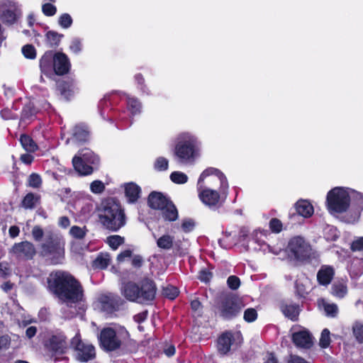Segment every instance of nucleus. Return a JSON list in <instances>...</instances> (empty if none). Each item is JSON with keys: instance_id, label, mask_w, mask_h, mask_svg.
<instances>
[{"instance_id": "f257e3e1", "label": "nucleus", "mask_w": 363, "mask_h": 363, "mask_svg": "<svg viewBox=\"0 0 363 363\" xmlns=\"http://www.w3.org/2000/svg\"><path fill=\"white\" fill-rule=\"evenodd\" d=\"M228 187L227 178L220 169L208 167L198 179L199 198L209 208L216 210L223 206Z\"/></svg>"}, {"instance_id": "f03ea898", "label": "nucleus", "mask_w": 363, "mask_h": 363, "mask_svg": "<svg viewBox=\"0 0 363 363\" xmlns=\"http://www.w3.org/2000/svg\"><path fill=\"white\" fill-rule=\"evenodd\" d=\"M47 284L49 291L65 303L76 304L83 300L84 289L81 282L67 271L51 272Z\"/></svg>"}, {"instance_id": "7ed1b4c3", "label": "nucleus", "mask_w": 363, "mask_h": 363, "mask_svg": "<svg viewBox=\"0 0 363 363\" xmlns=\"http://www.w3.org/2000/svg\"><path fill=\"white\" fill-rule=\"evenodd\" d=\"M99 220L107 230L117 232L126 224L127 217L120 201L113 198L104 199L98 208Z\"/></svg>"}, {"instance_id": "20e7f679", "label": "nucleus", "mask_w": 363, "mask_h": 363, "mask_svg": "<svg viewBox=\"0 0 363 363\" xmlns=\"http://www.w3.org/2000/svg\"><path fill=\"white\" fill-rule=\"evenodd\" d=\"M157 286L153 279L144 277L138 283L127 282L123 287V295L129 301L152 305L155 299Z\"/></svg>"}, {"instance_id": "39448f33", "label": "nucleus", "mask_w": 363, "mask_h": 363, "mask_svg": "<svg viewBox=\"0 0 363 363\" xmlns=\"http://www.w3.org/2000/svg\"><path fill=\"white\" fill-rule=\"evenodd\" d=\"M40 69L46 76L56 74L64 76L71 69V62L68 56L62 52L46 51L40 59Z\"/></svg>"}, {"instance_id": "423d86ee", "label": "nucleus", "mask_w": 363, "mask_h": 363, "mask_svg": "<svg viewBox=\"0 0 363 363\" xmlns=\"http://www.w3.org/2000/svg\"><path fill=\"white\" fill-rule=\"evenodd\" d=\"M65 241L57 234L48 235L40 245V255L50 259L52 264H57L65 257Z\"/></svg>"}, {"instance_id": "0eeeda50", "label": "nucleus", "mask_w": 363, "mask_h": 363, "mask_svg": "<svg viewBox=\"0 0 363 363\" xmlns=\"http://www.w3.org/2000/svg\"><path fill=\"white\" fill-rule=\"evenodd\" d=\"M242 299L233 294L221 296L215 306L216 313L224 320H232L238 318L244 308Z\"/></svg>"}, {"instance_id": "6e6552de", "label": "nucleus", "mask_w": 363, "mask_h": 363, "mask_svg": "<svg viewBox=\"0 0 363 363\" xmlns=\"http://www.w3.org/2000/svg\"><path fill=\"white\" fill-rule=\"evenodd\" d=\"M350 196L343 187H335L327 194L326 206L329 212L342 213L350 207Z\"/></svg>"}, {"instance_id": "1a4fd4ad", "label": "nucleus", "mask_w": 363, "mask_h": 363, "mask_svg": "<svg viewBox=\"0 0 363 363\" xmlns=\"http://www.w3.org/2000/svg\"><path fill=\"white\" fill-rule=\"evenodd\" d=\"M199 152V143L197 139L189 136L179 140L174 149V155L182 163L192 162L197 156Z\"/></svg>"}, {"instance_id": "9d476101", "label": "nucleus", "mask_w": 363, "mask_h": 363, "mask_svg": "<svg viewBox=\"0 0 363 363\" xmlns=\"http://www.w3.org/2000/svg\"><path fill=\"white\" fill-rule=\"evenodd\" d=\"M286 250L289 256L296 262H304L311 259V245L301 236L291 238L288 242Z\"/></svg>"}, {"instance_id": "9b49d317", "label": "nucleus", "mask_w": 363, "mask_h": 363, "mask_svg": "<svg viewBox=\"0 0 363 363\" xmlns=\"http://www.w3.org/2000/svg\"><path fill=\"white\" fill-rule=\"evenodd\" d=\"M69 347L75 352V359L80 362H87L96 357L94 346L83 342L79 332L70 340Z\"/></svg>"}, {"instance_id": "f8f14e48", "label": "nucleus", "mask_w": 363, "mask_h": 363, "mask_svg": "<svg viewBox=\"0 0 363 363\" xmlns=\"http://www.w3.org/2000/svg\"><path fill=\"white\" fill-rule=\"evenodd\" d=\"M45 346L47 350L55 357V361L60 359V357L66 354L69 348L67 337L62 332L51 335L46 341Z\"/></svg>"}, {"instance_id": "ddd939ff", "label": "nucleus", "mask_w": 363, "mask_h": 363, "mask_svg": "<svg viewBox=\"0 0 363 363\" xmlns=\"http://www.w3.org/2000/svg\"><path fill=\"white\" fill-rule=\"evenodd\" d=\"M10 253L18 260L28 261L34 258L36 255V250L31 242L25 240L14 243Z\"/></svg>"}, {"instance_id": "4468645a", "label": "nucleus", "mask_w": 363, "mask_h": 363, "mask_svg": "<svg viewBox=\"0 0 363 363\" xmlns=\"http://www.w3.org/2000/svg\"><path fill=\"white\" fill-rule=\"evenodd\" d=\"M99 341L101 347L106 351H114L118 349L121 345L116 330L111 328H106L101 331Z\"/></svg>"}, {"instance_id": "2eb2a0df", "label": "nucleus", "mask_w": 363, "mask_h": 363, "mask_svg": "<svg viewBox=\"0 0 363 363\" xmlns=\"http://www.w3.org/2000/svg\"><path fill=\"white\" fill-rule=\"evenodd\" d=\"M314 208L312 203L308 200L299 199L289 213L290 220H296L299 216L308 218L313 216Z\"/></svg>"}, {"instance_id": "dca6fc26", "label": "nucleus", "mask_w": 363, "mask_h": 363, "mask_svg": "<svg viewBox=\"0 0 363 363\" xmlns=\"http://www.w3.org/2000/svg\"><path fill=\"white\" fill-rule=\"evenodd\" d=\"M98 301L100 303L101 310L108 313H112L118 311L120 306L123 304L121 297L113 294L101 295L98 298Z\"/></svg>"}, {"instance_id": "f3484780", "label": "nucleus", "mask_w": 363, "mask_h": 363, "mask_svg": "<svg viewBox=\"0 0 363 363\" xmlns=\"http://www.w3.org/2000/svg\"><path fill=\"white\" fill-rule=\"evenodd\" d=\"M56 87L60 96L65 100L69 101L74 96L76 82L71 77L59 79L56 82Z\"/></svg>"}, {"instance_id": "a211bd4d", "label": "nucleus", "mask_w": 363, "mask_h": 363, "mask_svg": "<svg viewBox=\"0 0 363 363\" xmlns=\"http://www.w3.org/2000/svg\"><path fill=\"white\" fill-rule=\"evenodd\" d=\"M91 138L89 128L84 124L75 125L71 131L70 140L79 145H84L89 142Z\"/></svg>"}, {"instance_id": "6ab92c4d", "label": "nucleus", "mask_w": 363, "mask_h": 363, "mask_svg": "<svg viewBox=\"0 0 363 363\" xmlns=\"http://www.w3.org/2000/svg\"><path fill=\"white\" fill-rule=\"evenodd\" d=\"M171 199L163 193L157 191H152L147 196V205L153 210L160 211L168 204Z\"/></svg>"}, {"instance_id": "aec40b11", "label": "nucleus", "mask_w": 363, "mask_h": 363, "mask_svg": "<svg viewBox=\"0 0 363 363\" xmlns=\"http://www.w3.org/2000/svg\"><path fill=\"white\" fill-rule=\"evenodd\" d=\"M291 340L298 347L309 349L313 345L312 336L306 330L294 333L291 335Z\"/></svg>"}, {"instance_id": "412c9836", "label": "nucleus", "mask_w": 363, "mask_h": 363, "mask_svg": "<svg viewBox=\"0 0 363 363\" xmlns=\"http://www.w3.org/2000/svg\"><path fill=\"white\" fill-rule=\"evenodd\" d=\"M235 341L234 334L232 331L223 333L217 340V349L221 354H226Z\"/></svg>"}, {"instance_id": "4be33fe9", "label": "nucleus", "mask_w": 363, "mask_h": 363, "mask_svg": "<svg viewBox=\"0 0 363 363\" xmlns=\"http://www.w3.org/2000/svg\"><path fill=\"white\" fill-rule=\"evenodd\" d=\"M280 311L283 315L293 322L298 320L299 314L301 311L300 306L294 303L281 302L279 306Z\"/></svg>"}, {"instance_id": "5701e85b", "label": "nucleus", "mask_w": 363, "mask_h": 363, "mask_svg": "<svg viewBox=\"0 0 363 363\" xmlns=\"http://www.w3.org/2000/svg\"><path fill=\"white\" fill-rule=\"evenodd\" d=\"M141 192L140 186L134 182L124 184L125 196L128 203H135L140 199Z\"/></svg>"}, {"instance_id": "b1692460", "label": "nucleus", "mask_w": 363, "mask_h": 363, "mask_svg": "<svg viewBox=\"0 0 363 363\" xmlns=\"http://www.w3.org/2000/svg\"><path fill=\"white\" fill-rule=\"evenodd\" d=\"M76 155H78V157H81L84 162L89 164L95 169L98 170L99 169L100 157L90 149H81Z\"/></svg>"}, {"instance_id": "393cba45", "label": "nucleus", "mask_w": 363, "mask_h": 363, "mask_svg": "<svg viewBox=\"0 0 363 363\" xmlns=\"http://www.w3.org/2000/svg\"><path fill=\"white\" fill-rule=\"evenodd\" d=\"M72 162L74 169L79 176H89L93 174L94 171H96L89 164L84 162L81 157H78V155L73 157Z\"/></svg>"}, {"instance_id": "a878e982", "label": "nucleus", "mask_w": 363, "mask_h": 363, "mask_svg": "<svg viewBox=\"0 0 363 363\" xmlns=\"http://www.w3.org/2000/svg\"><path fill=\"white\" fill-rule=\"evenodd\" d=\"M335 275V270L333 267L323 265L317 273V280L319 284L328 286L330 284Z\"/></svg>"}, {"instance_id": "bb28decb", "label": "nucleus", "mask_w": 363, "mask_h": 363, "mask_svg": "<svg viewBox=\"0 0 363 363\" xmlns=\"http://www.w3.org/2000/svg\"><path fill=\"white\" fill-rule=\"evenodd\" d=\"M21 16V12L18 9H7L2 11L0 19L3 23L11 26L16 23Z\"/></svg>"}, {"instance_id": "cd10ccee", "label": "nucleus", "mask_w": 363, "mask_h": 363, "mask_svg": "<svg viewBox=\"0 0 363 363\" xmlns=\"http://www.w3.org/2000/svg\"><path fill=\"white\" fill-rule=\"evenodd\" d=\"M160 211L164 221L174 222L179 218V211L172 200L169 201L168 204H167L163 209H161Z\"/></svg>"}, {"instance_id": "c85d7f7f", "label": "nucleus", "mask_w": 363, "mask_h": 363, "mask_svg": "<svg viewBox=\"0 0 363 363\" xmlns=\"http://www.w3.org/2000/svg\"><path fill=\"white\" fill-rule=\"evenodd\" d=\"M38 110L31 101L26 103L21 111V120L23 122L33 121L35 118Z\"/></svg>"}, {"instance_id": "c756f323", "label": "nucleus", "mask_w": 363, "mask_h": 363, "mask_svg": "<svg viewBox=\"0 0 363 363\" xmlns=\"http://www.w3.org/2000/svg\"><path fill=\"white\" fill-rule=\"evenodd\" d=\"M40 201V196L39 194L29 192L23 196L21 200V205L25 209H33Z\"/></svg>"}, {"instance_id": "7c9ffc66", "label": "nucleus", "mask_w": 363, "mask_h": 363, "mask_svg": "<svg viewBox=\"0 0 363 363\" xmlns=\"http://www.w3.org/2000/svg\"><path fill=\"white\" fill-rule=\"evenodd\" d=\"M64 35L54 30H49L45 33V42L50 48H56L60 45Z\"/></svg>"}, {"instance_id": "2f4dec72", "label": "nucleus", "mask_w": 363, "mask_h": 363, "mask_svg": "<svg viewBox=\"0 0 363 363\" xmlns=\"http://www.w3.org/2000/svg\"><path fill=\"white\" fill-rule=\"evenodd\" d=\"M19 141L23 148L28 152H35L38 149L37 143L29 135L21 134Z\"/></svg>"}, {"instance_id": "473e14b6", "label": "nucleus", "mask_w": 363, "mask_h": 363, "mask_svg": "<svg viewBox=\"0 0 363 363\" xmlns=\"http://www.w3.org/2000/svg\"><path fill=\"white\" fill-rule=\"evenodd\" d=\"M157 245L159 248L169 250L174 247V237L169 235H162L157 240Z\"/></svg>"}, {"instance_id": "72a5a7b5", "label": "nucleus", "mask_w": 363, "mask_h": 363, "mask_svg": "<svg viewBox=\"0 0 363 363\" xmlns=\"http://www.w3.org/2000/svg\"><path fill=\"white\" fill-rule=\"evenodd\" d=\"M347 293V285L341 281L335 282L331 286V294L337 298H343Z\"/></svg>"}, {"instance_id": "f704fd0d", "label": "nucleus", "mask_w": 363, "mask_h": 363, "mask_svg": "<svg viewBox=\"0 0 363 363\" xmlns=\"http://www.w3.org/2000/svg\"><path fill=\"white\" fill-rule=\"evenodd\" d=\"M352 333L356 341L359 344H363V323L355 321L352 325Z\"/></svg>"}, {"instance_id": "c9c22d12", "label": "nucleus", "mask_w": 363, "mask_h": 363, "mask_svg": "<svg viewBox=\"0 0 363 363\" xmlns=\"http://www.w3.org/2000/svg\"><path fill=\"white\" fill-rule=\"evenodd\" d=\"M125 242L123 237L118 235H109L107 237L106 242L112 250H117L118 247Z\"/></svg>"}, {"instance_id": "e433bc0d", "label": "nucleus", "mask_w": 363, "mask_h": 363, "mask_svg": "<svg viewBox=\"0 0 363 363\" xmlns=\"http://www.w3.org/2000/svg\"><path fill=\"white\" fill-rule=\"evenodd\" d=\"M42 184L43 181L40 174L33 172L28 176L26 185L33 189H39Z\"/></svg>"}, {"instance_id": "4c0bfd02", "label": "nucleus", "mask_w": 363, "mask_h": 363, "mask_svg": "<svg viewBox=\"0 0 363 363\" xmlns=\"http://www.w3.org/2000/svg\"><path fill=\"white\" fill-rule=\"evenodd\" d=\"M110 262V259L108 256H104L103 255H99L96 258L93 262V266L95 268L104 269L107 268Z\"/></svg>"}, {"instance_id": "58836bf2", "label": "nucleus", "mask_w": 363, "mask_h": 363, "mask_svg": "<svg viewBox=\"0 0 363 363\" xmlns=\"http://www.w3.org/2000/svg\"><path fill=\"white\" fill-rule=\"evenodd\" d=\"M163 296L170 300L175 299L179 295L178 289L172 285L164 287L162 291Z\"/></svg>"}, {"instance_id": "ea45409f", "label": "nucleus", "mask_w": 363, "mask_h": 363, "mask_svg": "<svg viewBox=\"0 0 363 363\" xmlns=\"http://www.w3.org/2000/svg\"><path fill=\"white\" fill-rule=\"evenodd\" d=\"M127 106L128 110L133 113L136 114L140 113L141 108V103L136 98H128Z\"/></svg>"}, {"instance_id": "a19ab883", "label": "nucleus", "mask_w": 363, "mask_h": 363, "mask_svg": "<svg viewBox=\"0 0 363 363\" xmlns=\"http://www.w3.org/2000/svg\"><path fill=\"white\" fill-rule=\"evenodd\" d=\"M170 179L175 184H183L187 182L188 177L182 172L175 171L171 173Z\"/></svg>"}, {"instance_id": "79ce46f5", "label": "nucleus", "mask_w": 363, "mask_h": 363, "mask_svg": "<svg viewBox=\"0 0 363 363\" xmlns=\"http://www.w3.org/2000/svg\"><path fill=\"white\" fill-rule=\"evenodd\" d=\"M72 23L73 19L69 13H64L59 16L58 24L62 28L67 29L72 26Z\"/></svg>"}, {"instance_id": "37998d69", "label": "nucleus", "mask_w": 363, "mask_h": 363, "mask_svg": "<svg viewBox=\"0 0 363 363\" xmlns=\"http://www.w3.org/2000/svg\"><path fill=\"white\" fill-rule=\"evenodd\" d=\"M330 333L328 328H325L322 330L319 345L321 348L325 349L328 348L330 344Z\"/></svg>"}, {"instance_id": "c03bdc74", "label": "nucleus", "mask_w": 363, "mask_h": 363, "mask_svg": "<svg viewBox=\"0 0 363 363\" xmlns=\"http://www.w3.org/2000/svg\"><path fill=\"white\" fill-rule=\"evenodd\" d=\"M269 228L273 233L278 234L283 230V223L279 218H272L269 222Z\"/></svg>"}, {"instance_id": "a18cd8bd", "label": "nucleus", "mask_w": 363, "mask_h": 363, "mask_svg": "<svg viewBox=\"0 0 363 363\" xmlns=\"http://www.w3.org/2000/svg\"><path fill=\"white\" fill-rule=\"evenodd\" d=\"M21 50L23 56L27 59L34 60L36 57V50L31 44H27L23 46Z\"/></svg>"}, {"instance_id": "49530a36", "label": "nucleus", "mask_w": 363, "mask_h": 363, "mask_svg": "<svg viewBox=\"0 0 363 363\" xmlns=\"http://www.w3.org/2000/svg\"><path fill=\"white\" fill-rule=\"evenodd\" d=\"M169 161L164 157H159L154 163V168L158 172H163L168 169Z\"/></svg>"}, {"instance_id": "de8ad7c7", "label": "nucleus", "mask_w": 363, "mask_h": 363, "mask_svg": "<svg viewBox=\"0 0 363 363\" xmlns=\"http://www.w3.org/2000/svg\"><path fill=\"white\" fill-rule=\"evenodd\" d=\"M86 231L85 227L82 228L78 225H73L69 230V234L74 238L81 240L86 236Z\"/></svg>"}, {"instance_id": "09e8293b", "label": "nucleus", "mask_w": 363, "mask_h": 363, "mask_svg": "<svg viewBox=\"0 0 363 363\" xmlns=\"http://www.w3.org/2000/svg\"><path fill=\"white\" fill-rule=\"evenodd\" d=\"M257 311L254 308H248L244 311L243 319L247 323H252L257 318Z\"/></svg>"}, {"instance_id": "8fccbe9b", "label": "nucleus", "mask_w": 363, "mask_h": 363, "mask_svg": "<svg viewBox=\"0 0 363 363\" xmlns=\"http://www.w3.org/2000/svg\"><path fill=\"white\" fill-rule=\"evenodd\" d=\"M104 184L100 180H94L90 184L91 191L96 194H101L105 190Z\"/></svg>"}, {"instance_id": "3c124183", "label": "nucleus", "mask_w": 363, "mask_h": 363, "mask_svg": "<svg viewBox=\"0 0 363 363\" xmlns=\"http://www.w3.org/2000/svg\"><path fill=\"white\" fill-rule=\"evenodd\" d=\"M42 12L45 16H53L57 13V7L51 3H45L42 6Z\"/></svg>"}, {"instance_id": "603ef678", "label": "nucleus", "mask_w": 363, "mask_h": 363, "mask_svg": "<svg viewBox=\"0 0 363 363\" xmlns=\"http://www.w3.org/2000/svg\"><path fill=\"white\" fill-rule=\"evenodd\" d=\"M339 238L338 232L335 227H328L325 232V238L328 241H335Z\"/></svg>"}, {"instance_id": "864d4df0", "label": "nucleus", "mask_w": 363, "mask_h": 363, "mask_svg": "<svg viewBox=\"0 0 363 363\" xmlns=\"http://www.w3.org/2000/svg\"><path fill=\"white\" fill-rule=\"evenodd\" d=\"M195 227V222L192 218H185L182 220L181 228L182 230L187 233L191 232Z\"/></svg>"}, {"instance_id": "5fc2aeb1", "label": "nucleus", "mask_w": 363, "mask_h": 363, "mask_svg": "<svg viewBox=\"0 0 363 363\" xmlns=\"http://www.w3.org/2000/svg\"><path fill=\"white\" fill-rule=\"evenodd\" d=\"M212 277L213 273L206 268L202 269L198 276L199 279L204 283H208Z\"/></svg>"}, {"instance_id": "6e6d98bb", "label": "nucleus", "mask_w": 363, "mask_h": 363, "mask_svg": "<svg viewBox=\"0 0 363 363\" xmlns=\"http://www.w3.org/2000/svg\"><path fill=\"white\" fill-rule=\"evenodd\" d=\"M70 50L74 54H79L82 50V43L79 38H74L69 45Z\"/></svg>"}, {"instance_id": "4d7b16f0", "label": "nucleus", "mask_w": 363, "mask_h": 363, "mask_svg": "<svg viewBox=\"0 0 363 363\" xmlns=\"http://www.w3.org/2000/svg\"><path fill=\"white\" fill-rule=\"evenodd\" d=\"M227 284L230 289L236 290L240 286V278L237 276L231 275L227 279Z\"/></svg>"}, {"instance_id": "13d9d810", "label": "nucleus", "mask_w": 363, "mask_h": 363, "mask_svg": "<svg viewBox=\"0 0 363 363\" xmlns=\"http://www.w3.org/2000/svg\"><path fill=\"white\" fill-rule=\"evenodd\" d=\"M324 310L326 313L327 315L331 316V317H335L337 314V306L335 303H327L324 306Z\"/></svg>"}, {"instance_id": "bf43d9fd", "label": "nucleus", "mask_w": 363, "mask_h": 363, "mask_svg": "<svg viewBox=\"0 0 363 363\" xmlns=\"http://www.w3.org/2000/svg\"><path fill=\"white\" fill-rule=\"evenodd\" d=\"M352 252L363 251V237H359L353 240L350 245Z\"/></svg>"}, {"instance_id": "052dcab7", "label": "nucleus", "mask_w": 363, "mask_h": 363, "mask_svg": "<svg viewBox=\"0 0 363 363\" xmlns=\"http://www.w3.org/2000/svg\"><path fill=\"white\" fill-rule=\"evenodd\" d=\"M32 235L35 241H40L44 235V231L40 226L35 225L32 229Z\"/></svg>"}, {"instance_id": "680f3d73", "label": "nucleus", "mask_w": 363, "mask_h": 363, "mask_svg": "<svg viewBox=\"0 0 363 363\" xmlns=\"http://www.w3.org/2000/svg\"><path fill=\"white\" fill-rule=\"evenodd\" d=\"M0 274L4 278H6L11 274V268L7 262H0Z\"/></svg>"}, {"instance_id": "e2e57ef3", "label": "nucleus", "mask_w": 363, "mask_h": 363, "mask_svg": "<svg viewBox=\"0 0 363 363\" xmlns=\"http://www.w3.org/2000/svg\"><path fill=\"white\" fill-rule=\"evenodd\" d=\"M11 344V338L8 335L0 336V351L7 350Z\"/></svg>"}, {"instance_id": "0e129e2a", "label": "nucleus", "mask_w": 363, "mask_h": 363, "mask_svg": "<svg viewBox=\"0 0 363 363\" xmlns=\"http://www.w3.org/2000/svg\"><path fill=\"white\" fill-rule=\"evenodd\" d=\"M286 363H310L307 362L304 358L296 355V354H290Z\"/></svg>"}, {"instance_id": "69168bd1", "label": "nucleus", "mask_w": 363, "mask_h": 363, "mask_svg": "<svg viewBox=\"0 0 363 363\" xmlns=\"http://www.w3.org/2000/svg\"><path fill=\"white\" fill-rule=\"evenodd\" d=\"M144 260L141 255H136L132 259V266L135 268H140L143 264Z\"/></svg>"}, {"instance_id": "338daca9", "label": "nucleus", "mask_w": 363, "mask_h": 363, "mask_svg": "<svg viewBox=\"0 0 363 363\" xmlns=\"http://www.w3.org/2000/svg\"><path fill=\"white\" fill-rule=\"evenodd\" d=\"M148 311L147 310L142 311L134 315L133 319L138 323H143L147 318Z\"/></svg>"}, {"instance_id": "774afa93", "label": "nucleus", "mask_w": 363, "mask_h": 363, "mask_svg": "<svg viewBox=\"0 0 363 363\" xmlns=\"http://www.w3.org/2000/svg\"><path fill=\"white\" fill-rule=\"evenodd\" d=\"M20 160L25 164L30 165L33 162L34 157L29 153H25L21 155Z\"/></svg>"}]
</instances>
